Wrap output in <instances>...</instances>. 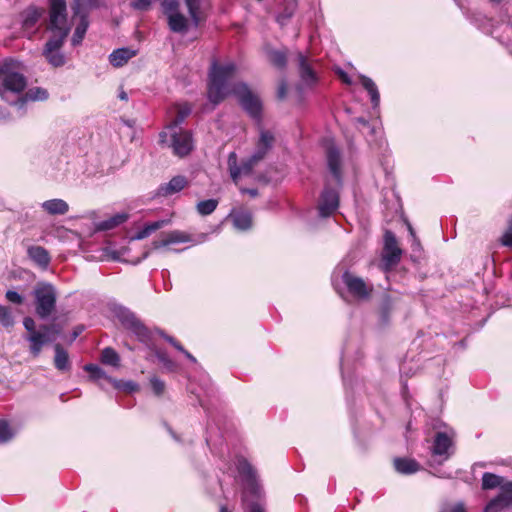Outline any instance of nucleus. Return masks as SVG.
Instances as JSON below:
<instances>
[{
    "label": "nucleus",
    "instance_id": "nucleus-1",
    "mask_svg": "<svg viewBox=\"0 0 512 512\" xmlns=\"http://www.w3.org/2000/svg\"><path fill=\"white\" fill-rule=\"evenodd\" d=\"M237 66L233 62L218 64L213 62L209 71L208 99L214 105L221 103L228 95L234 94L242 108L259 120L262 105L259 97L244 82L232 83Z\"/></svg>",
    "mask_w": 512,
    "mask_h": 512
},
{
    "label": "nucleus",
    "instance_id": "nucleus-2",
    "mask_svg": "<svg viewBox=\"0 0 512 512\" xmlns=\"http://www.w3.org/2000/svg\"><path fill=\"white\" fill-rule=\"evenodd\" d=\"M47 29L51 32V37L45 44L43 55L53 67H61L65 64V56L60 49L70 32L65 0H49Z\"/></svg>",
    "mask_w": 512,
    "mask_h": 512
},
{
    "label": "nucleus",
    "instance_id": "nucleus-3",
    "mask_svg": "<svg viewBox=\"0 0 512 512\" xmlns=\"http://www.w3.org/2000/svg\"><path fill=\"white\" fill-rule=\"evenodd\" d=\"M274 141V135L270 131L262 129L253 154L244 160L241 165H238L237 154L231 152L228 155L227 164L232 180L237 183L242 175L251 174L254 167H256L272 149Z\"/></svg>",
    "mask_w": 512,
    "mask_h": 512
},
{
    "label": "nucleus",
    "instance_id": "nucleus-4",
    "mask_svg": "<svg viewBox=\"0 0 512 512\" xmlns=\"http://www.w3.org/2000/svg\"><path fill=\"white\" fill-rule=\"evenodd\" d=\"M237 470L244 482L243 509L245 512H266L263 491L257 481L256 471L244 458L237 461Z\"/></svg>",
    "mask_w": 512,
    "mask_h": 512
},
{
    "label": "nucleus",
    "instance_id": "nucleus-5",
    "mask_svg": "<svg viewBox=\"0 0 512 512\" xmlns=\"http://www.w3.org/2000/svg\"><path fill=\"white\" fill-rule=\"evenodd\" d=\"M27 86V81L21 73L10 70L7 64L0 66V97L10 105H16L23 91Z\"/></svg>",
    "mask_w": 512,
    "mask_h": 512
},
{
    "label": "nucleus",
    "instance_id": "nucleus-6",
    "mask_svg": "<svg viewBox=\"0 0 512 512\" xmlns=\"http://www.w3.org/2000/svg\"><path fill=\"white\" fill-rule=\"evenodd\" d=\"M36 313L41 319H47L55 310L57 293L52 284L40 283L34 290Z\"/></svg>",
    "mask_w": 512,
    "mask_h": 512
},
{
    "label": "nucleus",
    "instance_id": "nucleus-7",
    "mask_svg": "<svg viewBox=\"0 0 512 512\" xmlns=\"http://www.w3.org/2000/svg\"><path fill=\"white\" fill-rule=\"evenodd\" d=\"M452 444V435H449L447 432H436L432 445L430 446V452L433 459L429 462V465H441L443 462L448 460L451 456L450 449Z\"/></svg>",
    "mask_w": 512,
    "mask_h": 512
},
{
    "label": "nucleus",
    "instance_id": "nucleus-8",
    "mask_svg": "<svg viewBox=\"0 0 512 512\" xmlns=\"http://www.w3.org/2000/svg\"><path fill=\"white\" fill-rule=\"evenodd\" d=\"M54 333V325H41L37 331H32L26 336V340L30 342V351L33 356L37 357L45 344L55 340Z\"/></svg>",
    "mask_w": 512,
    "mask_h": 512
},
{
    "label": "nucleus",
    "instance_id": "nucleus-9",
    "mask_svg": "<svg viewBox=\"0 0 512 512\" xmlns=\"http://www.w3.org/2000/svg\"><path fill=\"white\" fill-rule=\"evenodd\" d=\"M118 318L122 325L130 330L141 342L148 343L150 332L133 313L126 309H120Z\"/></svg>",
    "mask_w": 512,
    "mask_h": 512
},
{
    "label": "nucleus",
    "instance_id": "nucleus-10",
    "mask_svg": "<svg viewBox=\"0 0 512 512\" xmlns=\"http://www.w3.org/2000/svg\"><path fill=\"white\" fill-rule=\"evenodd\" d=\"M342 280L347 287L349 293L360 300L368 299L373 291V286L367 284L362 278L345 271Z\"/></svg>",
    "mask_w": 512,
    "mask_h": 512
},
{
    "label": "nucleus",
    "instance_id": "nucleus-11",
    "mask_svg": "<svg viewBox=\"0 0 512 512\" xmlns=\"http://www.w3.org/2000/svg\"><path fill=\"white\" fill-rule=\"evenodd\" d=\"M171 134V147L174 154L183 157L188 155L193 149V139L189 131L180 128L169 130Z\"/></svg>",
    "mask_w": 512,
    "mask_h": 512
},
{
    "label": "nucleus",
    "instance_id": "nucleus-12",
    "mask_svg": "<svg viewBox=\"0 0 512 512\" xmlns=\"http://www.w3.org/2000/svg\"><path fill=\"white\" fill-rule=\"evenodd\" d=\"M402 251L398 247L397 239L393 232L386 231L384 234V247L382 260L387 267L396 265L401 258Z\"/></svg>",
    "mask_w": 512,
    "mask_h": 512
},
{
    "label": "nucleus",
    "instance_id": "nucleus-13",
    "mask_svg": "<svg viewBox=\"0 0 512 512\" xmlns=\"http://www.w3.org/2000/svg\"><path fill=\"white\" fill-rule=\"evenodd\" d=\"M339 207V193L337 190L332 189L327 185L318 203V211L321 217L331 216Z\"/></svg>",
    "mask_w": 512,
    "mask_h": 512
},
{
    "label": "nucleus",
    "instance_id": "nucleus-14",
    "mask_svg": "<svg viewBox=\"0 0 512 512\" xmlns=\"http://www.w3.org/2000/svg\"><path fill=\"white\" fill-rule=\"evenodd\" d=\"M188 186V180L185 176L177 175L170 179L167 183H162L154 192V198H167L179 193Z\"/></svg>",
    "mask_w": 512,
    "mask_h": 512
},
{
    "label": "nucleus",
    "instance_id": "nucleus-15",
    "mask_svg": "<svg viewBox=\"0 0 512 512\" xmlns=\"http://www.w3.org/2000/svg\"><path fill=\"white\" fill-rule=\"evenodd\" d=\"M327 163L328 168L338 186L342 183L341 177V155L338 148L335 146H329L327 149Z\"/></svg>",
    "mask_w": 512,
    "mask_h": 512
},
{
    "label": "nucleus",
    "instance_id": "nucleus-16",
    "mask_svg": "<svg viewBox=\"0 0 512 512\" xmlns=\"http://www.w3.org/2000/svg\"><path fill=\"white\" fill-rule=\"evenodd\" d=\"M191 241L192 237L189 234L180 230H173L167 233L163 239L154 241L153 246L155 249H160L171 244L187 243Z\"/></svg>",
    "mask_w": 512,
    "mask_h": 512
},
{
    "label": "nucleus",
    "instance_id": "nucleus-17",
    "mask_svg": "<svg viewBox=\"0 0 512 512\" xmlns=\"http://www.w3.org/2000/svg\"><path fill=\"white\" fill-rule=\"evenodd\" d=\"M27 255L35 265L43 270L47 269L51 262L49 252L42 246L33 245L28 247Z\"/></svg>",
    "mask_w": 512,
    "mask_h": 512
},
{
    "label": "nucleus",
    "instance_id": "nucleus-18",
    "mask_svg": "<svg viewBox=\"0 0 512 512\" xmlns=\"http://www.w3.org/2000/svg\"><path fill=\"white\" fill-rule=\"evenodd\" d=\"M298 67L300 77L306 84H313L316 82V74L310 65L309 59L306 55L299 52L297 54Z\"/></svg>",
    "mask_w": 512,
    "mask_h": 512
},
{
    "label": "nucleus",
    "instance_id": "nucleus-19",
    "mask_svg": "<svg viewBox=\"0 0 512 512\" xmlns=\"http://www.w3.org/2000/svg\"><path fill=\"white\" fill-rule=\"evenodd\" d=\"M48 91L41 87H34L29 89L22 97L17 101V107L23 109L27 101H43L48 98Z\"/></svg>",
    "mask_w": 512,
    "mask_h": 512
},
{
    "label": "nucleus",
    "instance_id": "nucleus-20",
    "mask_svg": "<svg viewBox=\"0 0 512 512\" xmlns=\"http://www.w3.org/2000/svg\"><path fill=\"white\" fill-rule=\"evenodd\" d=\"M135 55V50L130 48H118L109 55V61L114 67H122Z\"/></svg>",
    "mask_w": 512,
    "mask_h": 512
},
{
    "label": "nucleus",
    "instance_id": "nucleus-21",
    "mask_svg": "<svg viewBox=\"0 0 512 512\" xmlns=\"http://www.w3.org/2000/svg\"><path fill=\"white\" fill-rule=\"evenodd\" d=\"M41 207L50 215H64L69 211L68 203L58 198L44 201Z\"/></svg>",
    "mask_w": 512,
    "mask_h": 512
},
{
    "label": "nucleus",
    "instance_id": "nucleus-22",
    "mask_svg": "<svg viewBox=\"0 0 512 512\" xmlns=\"http://www.w3.org/2000/svg\"><path fill=\"white\" fill-rule=\"evenodd\" d=\"M167 23L174 33L184 34L188 31V19L181 12L169 15Z\"/></svg>",
    "mask_w": 512,
    "mask_h": 512
},
{
    "label": "nucleus",
    "instance_id": "nucleus-23",
    "mask_svg": "<svg viewBox=\"0 0 512 512\" xmlns=\"http://www.w3.org/2000/svg\"><path fill=\"white\" fill-rule=\"evenodd\" d=\"M394 467L397 472L406 475L413 474L420 470L419 463L408 458H396L394 460Z\"/></svg>",
    "mask_w": 512,
    "mask_h": 512
},
{
    "label": "nucleus",
    "instance_id": "nucleus-24",
    "mask_svg": "<svg viewBox=\"0 0 512 512\" xmlns=\"http://www.w3.org/2000/svg\"><path fill=\"white\" fill-rule=\"evenodd\" d=\"M169 222V220L163 219L147 223L140 230L137 231V233L133 236V239L142 240L144 238H147L152 233L169 224Z\"/></svg>",
    "mask_w": 512,
    "mask_h": 512
},
{
    "label": "nucleus",
    "instance_id": "nucleus-25",
    "mask_svg": "<svg viewBox=\"0 0 512 512\" xmlns=\"http://www.w3.org/2000/svg\"><path fill=\"white\" fill-rule=\"evenodd\" d=\"M267 57L272 65L276 68L284 69L287 65V49H267Z\"/></svg>",
    "mask_w": 512,
    "mask_h": 512
},
{
    "label": "nucleus",
    "instance_id": "nucleus-26",
    "mask_svg": "<svg viewBox=\"0 0 512 512\" xmlns=\"http://www.w3.org/2000/svg\"><path fill=\"white\" fill-rule=\"evenodd\" d=\"M281 5L283 8L277 15V22L280 25H285L287 21L294 15L298 6V0H283Z\"/></svg>",
    "mask_w": 512,
    "mask_h": 512
},
{
    "label": "nucleus",
    "instance_id": "nucleus-27",
    "mask_svg": "<svg viewBox=\"0 0 512 512\" xmlns=\"http://www.w3.org/2000/svg\"><path fill=\"white\" fill-rule=\"evenodd\" d=\"M89 27V21L86 14L80 15L79 22L76 25L75 31L73 33L71 44L72 46H78L82 43L87 29Z\"/></svg>",
    "mask_w": 512,
    "mask_h": 512
},
{
    "label": "nucleus",
    "instance_id": "nucleus-28",
    "mask_svg": "<svg viewBox=\"0 0 512 512\" xmlns=\"http://www.w3.org/2000/svg\"><path fill=\"white\" fill-rule=\"evenodd\" d=\"M176 116L167 126L168 130L178 129L179 125L184 122V120L190 115L191 107L189 104L184 103L177 105L176 107Z\"/></svg>",
    "mask_w": 512,
    "mask_h": 512
},
{
    "label": "nucleus",
    "instance_id": "nucleus-29",
    "mask_svg": "<svg viewBox=\"0 0 512 512\" xmlns=\"http://www.w3.org/2000/svg\"><path fill=\"white\" fill-rule=\"evenodd\" d=\"M54 364L59 371H68L70 369L68 353L62 348L60 344L55 345Z\"/></svg>",
    "mask_w": 512,
    "mask_h": 512
},
{
    "label": "nucleus",
    "instance_id": "nucleus-30",
    "mask_svg": "<svg viewBox=\"0 0 512 512\" xmlns=\"http://www.w3.org/2000/svg\"><path fill=\"white\" fill-rule=\"evenodd\" d=\"M360 80H361V84L363 85V87L367 90V92L370 95L373 107H377L380 103V94H379V91H378V88H377L375 82L371 78L364 76V75L360 76Z\"/></svg>",
    "mask_w": 512,
    "mask_h": 512
},
{
    "label": "nucleus",
    "instance_id": "nucleus-31",
    "mask_svg": "<svg viewBox=\"0 0 512 512\" xmlns=\"http://www.w3.org/2000/svg\"><path fill=\"white\" fill-rule=\"evenodd\" d=\"M185 5L187 7L189 16L195 27L199 26L202 21L200 16L201 7L203 4V0H184Z\"/></svg>",
    "mask_w": 512,
    "mask_h": 512
},
{
    "label": "nucleus",
    "instance_id": "nucleus-32",
    "mask_svg": "<svg viewBox=\"0 0 512 512\" xmlns=\"http://www.w3.org/2000/svg\"><path fill=\"white\" fill-rule=\"evenodd\" d=\"M128 219V215L125 213L116 214L109 219L103 220L98 223V230L107 231L111 230L120 224L124 223Z\"/></svg>",
    "mask_w": 512,
    "mask_h": 512
},
{
    "label": "nucleus",
    "instance_id": "nucleus-33",
    "mask_svg": "<svg viewBox=\"0 0 512 512\" xmlns=\"http://www.w3.org/2000/svg\"><path fill=\"white\" fill-rule=\"evenodd\" d=\"M233 224L239 230H248L252 226V215L249 212L241 211L233 215Z\"/></svg>",
    "mask_w": 512,
    "mask_h": 512
},
{
    "label": "nucleus",
    "instance_id": "nucleus-34",
    "mask_svg": "<svg viewBox=\"0 0 512 512\" xmlns=\"http://www.w3.org/2000/svg\"><path fill=\"white\" fill-rule=\"evenodd\" d=\"M504 478L493 473L485 472L482 476V489L490 490L504 485Z\"/></svg>",
    "mask_w": 512,
    "mask_h": 512
},
{
    "label": "nucleus",
    "instance_id": "nucleus-35",
    "mask_svg": "<svg viewBox=\"0 0 512 512\" xmlns=\"http://www.w3.org/2000/svg\"><path fill=\"white\" fill-rule=\"evenodd\" d=\"M510 507L508 502L504 499L500 492L496 497L491 499L484 508V512H500L505 508Z\"/></svg>",
    "mask_w": 512,
    "mask_h": 512
},
{
    "label": "nucleus",
    "instance_id": "nucleus-36",
    "mask_svg": "<svg viewBox=\"0 0 512 512\" xmlns=\"http://www.w3.org/2000/svg\"><path fill=\"white\" fill-rule=\"evenodd\" d=\"M101 361L103 364L118 367L120 365V357L118 353L110 347L104 348L101 353Z\"/></svg>",
    "mask_w": 512,
    "mask_h": 512
},
{
    "label": "nucleus",
    "instance_id": "nucleus-37",
    "mask_svg": "<svg viewBox=\"0 0 512 512\" xmlns=\"http://www.w3.org/2000/svg\"><path fill=\"white\" fill-rule=\"evenodd\" d=\"M218 203L217 199L202 200L197 203L196 210L201 216H207L216 210Z\"/></svg>",
    "mask_w": 512,
    "mask_h": 512
},
{
    "label": "nucleus",
    "instance_id": "nucleus-38",
    "mask_svg": "<svg viewBox=\"0 0 512 512\" xmlns=\"http://www.w3.org/2000/svg\"><path fill=\"white\" fill-rule=\"evenodd\" d=\"M84 369H85V371H87L90 374V378L93 380L105 379V380L109 381L110 383H113V381H114V379L109 377L106 374V372L98 365L87 364V365H85Z\"/></svg>",
    "mask_w": 512,
    "mask_h": 512
},
{
    "label": "nucleus",
    "instance_id": "nucleus-39",
    "mask_svg": "<svg viewBox=\"0 0 512 512\" xmlns=\"http://www.w3.org/2000/svg\"><path fill=\"white\" fill-rule=\"evenodd\" d=\"M41 12L34 7H31L25 11L23 18V25L26 28H32L40 19Z\"/></svg>",
    "mask_w": 512,
    "mask_h": 512
},
{
    "label": "nucleus",
    "instance_id": "nucleus-40",
    "mask_svg": "<svg viewBox=\"0 0 512 512\" xmlns=\"http://www.w3.org/2000/svg\"><path fill=\"white\" fill-rule=\"evenodd\" d=\"M161 5H162L163 13L166 16V18H168L169 15L180 12L179 11L180 3L178 0H163Z\"/></svg>",
    "mask_w": 512,
    "mask_h": 512
},
{
    "label": "nucleus",
    "instance_id": "nucleus-41",
    "mask_svg": "<svg viewBox=\"0 0 512 512\" xmlns=\"http://www.w3.org/2000/svg\"><path fill=\"white\" fill-rule=\"evenodd\" d=\"M0 324L9 328L14 325V318L12 316L10 308L0 305Z\"/></svg>",
    "mask_w": 512,
    "mask_h": 512
},
{
    "label": "nucleus",
    "instance_id": "nucleus-42",
    "mask_svg": "<svg viewBox=\"0 0 512 512\" xmlns=\"http://www.w3.org/2000/svg\"><path fill=\"white\" fill-rule=\"evenodd\" d=\"M14 436L9 424L5 420H0V444L11 440Z\"/></svg>",
    "mask_w": 512,
    "mask_h": 512
},
{
    "label": "nucleus",
    "instance_id": "nucleus-43",
    "mask_svg": "<svg viewBox=\"0 0 512 512\" xmlns=\"http://www.w3.org/2000/svg\"><path fill=\"white\" fill-rule=\"evenodd\" d=\"M155 355L165 368H167L169 371L174 370L175 363L170 359V357L167 355L166 352L161 351V350H156Z\"/></svg>",
    "mask_w": 512,
    "mask_h": 512
},
{
    "label": "nucleus",
    "instance_id": "nucleus-44",
    "mask_svg": "<svg viewBox=\"0 0 512 512\" xmlns=\"http://www.w3.org/2000/svg\"><path fill=\"white\" fill-rule=\"evenodd\" d=\"M115 388L123 389L128 392H134L138 390V385L133 381H127V382H120L117 380H114L113 383Z\"/></svg>",
    "mask_w": 512,
    "mask_h": 512
},
{
    "label": "nucleus",
    "instance_id": "nucleus-45",
    "mask_svg": "<svg viewBox=\"0 0 512 512\" xmlns=\"http://www.w3.org/2000/svg\"><path fill=\"white\" fill-rule=\"evenodd\" d=\"M501 242L504 246L512 249V217L508 221V227L502 236Z\"/></svg>",
    "mask_w": 512,
    "mask_h": 512
},
{
    "label": "nucleus",
    "instance_id": "nucleus-46",
    "mask_svg": "<svg viewBox=\"0 0 512 512\" xmlns=\"http://www.w3.org/2000/svg\"><path fill=\"white\" fill-rule=\"evenodd\" d=\"M5 297L9 302L17 305H21L24 301L22 295L14 290H8L5 294Z\"/></svg>",
    "mask_w": 512,
    "mask_h": 512
},
{
    "label": "nucleus",
    "instance_id": "nucleus-47",
    "mask_svg": "<svg viewBox=\"0 0 512 512\" xmlns=\"http://www.w3.org/2000/svg\"><path fill=\"white\" fill-rule=\"evenodd\" d=\"M152 389L156 395H161L164 392L165 384L162 380L157 377H152L150 380Z\"/></svg>",
    "mask_w": 512,
    "mask_h": 512
},
{
    "label": "nucleus",
    "instance_id": "nucleus-48",
    "mask_svg": "<svg viewBox=\"0 0 512 512\" xmlns=\"http://www.w3.org/2000/svg\"><path fill=\"white\" fill-rule=\"evenodd\" d=\"M501 493L504 499L512 506V482H505L501 487Z\"/></svg>",
    "mask_w": 512,
    "mask_h": 512
},
{
    "label": "nucleus",
    "instance_id": "nucleus-49",
    "mask_svg": "<svg viewBox=\"0 0 512 512\" xmlns=\"http://www.w3.org/2000/svg\"><path fill=\"white\" fill-rule=\"evenodd\" d=\"M24 328L27 330L28 334H31L32 331H37L35 328V321L31 317H25L23 320Z\"/></svg>",
    "mask_w": 512,
    "mask_h": 512
},
{
    "label": "nucleus",
    "instance_id": "nucleus-50",
    "mask_svg": "<svg viewBox=\"0 0 512 512\" xmlns=\"http://www.w3.org/2000/svg\"><path fill=\"white\" fill-rule=\"evenodd\" d=\"M448 512H467L462 502L456 503L449 508Z\"/></svg>",
    "mask_w": 512,
    "mask_h": 512
},
{
    "label": "nucleus",
    "instance_id": "nucleus-51",
    "mask_svg": "<svg viewBox=\"0 0 512 512\" xmlns=\"http://www.w3.org/2000/svg\"><path fill=\"white\" fill-rule=\"evenodd\" d=\"M390 308H391V300L389 297H385V299L383 301V307H382L384 319L386 318V314Z\"/></svg>",
    "mask_w": 512,
    "mask_h": 512
},
{
    "label": "nucleus",
    "instance_id": "nucleus-52",
    "mask_svg": "<svg viewBox=\"0 0 512 512\" xmlns=\"http://www.w3.org/2000/svg\"><path fill=\"white\" fill-rule=\"evenodd\" d=\"M338 75H339L340 79H341L345 84H351V79H350L349 75H348L346 72H344V71L340 70V71L338 72Z\"/></svg>",
    "mask_w": 512,
    "mask_h": 512
},
{
    "label": "nucleus",
    "instance_id": "nucleus-53",
    "mask_svg": "<svg viewBox=\"0 0 512 512\" xmlns=\"http://www.w3.org/2000/svg\"><path fill=\"white\" fill-rule=\"evenodd\" d=\"M241 192L242 193H247L248 195H250L251 197H256L258 196V190L257 189H254V188H243L241 189Z\"/></svg>",
    "mask_w": 512,
    "mask_h": 512
},
{
    "label": "nucleus",
    "instance_id": "nucleus-54",
    "mask_svg": "<svg viewBox=\"0 0 512 512\" xmlns=\"http://www.w3.org/2000/svg\"><path fill=\"white\" fill-rule=\"evenodd\" d=\"M286 95V84L282 82L278 88V96L283 98Z\"/></svg>",
    "mask_w": 512,
    "mask_h": 512
},
{
    "label": "nucleus",
    "instance_id": "nucleus-55",
    "mask_svg": "<svg viewBox=\"0 0 512 512\" xmlns=\"http://www.w3.org/2000/svg\"><path fill=\"white\" fill-rule=\"evenodd\" d=\"M9 117V114L0 107V123L6 121Z\"/></svg>",
    "mask_w": 512,
    "mask_h": 512
},
{
    "label": "nucleus",
    "instance_id": "nucleus-56",
    "mask_svg": "<svg viewBox=\"0 0 512 512\" xmlns=\"http://www.w3.org/2000/svg\"><path fill=\"white\" fill-rule=\"evenodd\" d=\"M161 336L167 341L169 342L171 345H174V343H176V340L171 337V336H168L166 335L165 333L161 332Z\"/></svg>",
    "mask_w": 512,
    "mask_h": 512
},
{
    "label": "nucleus",
    "instance_id": "nucleus-57",
    "mask_svg": "<svg viewBox=\"0 0 512 512\" xmlns=\"http://www.w3.org/2000/svg\"><path fill=\"white\" fill-rule=\"evenodd\" d=\"M118 97H119V99H121L123 101H127L128 100V95H127V93L124 90H121L119 92Z\"/></svg>",
    "mask_w": 512,
    "mask_h": 512
},
{
    "label": "nucleus",
    "instance_id": "nucleus-58",
    "mask_svg": "<svg viewBox=\"0 0 512 512\" xmlns=\"http://www.w3.org/2000/svg\"><path fill=\"white\" fill-rule=\"evenodd\" d=\"M178 351L184 353L185 349L183 348V346L178 342L176 341V343H174L173 345Z\"/></svg>",
    "mask_w": 512,
    "mask_h": 512
},
{
    "label": "nucleus",
    "instance_id": "nucleus-59",
    "mask_svg": "<svg viewBox=\"0 0 512 512\" xmlns=\"http://www.w3.org/2000/svg\"><path fill=\"white\" fill-rule=\"evenodd\" d=\"M183 354L192 362H196L195 357L192 354H190L187 350H185Z\"/></svg>",
    "mask_w": 512,
    "mask_h": 512
},
{
    "label": "nucleus",
    "instance_id": "nucleus-60",
    "mask_svg": "<svg viewBox=\"0 0 512 512\" xmlns=\"http://www.w3.org/2000/svg\"><path fill=\"white\" fill-rule=\"evenodd\" d=\"M412 246H413V249H414V250H415V249H418V248L420 247V242H419V240L417 239V237L413 238V244H412Z\"/></svg>",
    "mask_w": 512,
    "mask_h": 512
},
{
    "label": "nucleus",
    "instance_id": "nucleus-61",
    "mask_svg": "<svg viewBox=\"0 0 512 512\" xmlns=\"http://www.w3.org/2000/svg\"><path fill=\"white\" fill-rule=\"evenodd\" d=\"M407 227H408V231H409V233H410L411 237H412V238H415V237H416V235H415V231H414L413 227L411 226V224H410V223H408V224H407Z\"/></svg>",
    "mask_w": 512,
    "mask_h": 512
},
{
    "label": "nucleus",
    "instance_id": "nucleus-62",
    "mask_svg": "<svg viewBox=\"0 0 512 512\" xmlns=\"http://www.w3.org/2000/svg\"><path fill=\"white\" fill-rule=\"evenodd\" d=\"M358 122L362 123L363 125L368 124V122L365 119H363V118H359Z\"/></svg>",
    "mask_w": 512,
    "mask_h": 512
},
{
    "label": "nucleus",
    "instance_id": "nucleus-63",
    "mask_svg": "<svg viewBox=\"0 0 512 512\" xmlns=\"http://www.w3.org/2000/svg\"><path fill=\"white\" fill-rule=\"evenodd\" d=\"M166 135H167V134H166V132H163V133H161V134H160V138H161V141H162V142H164V141H165V140H164V137H166Z\"/></svg>",
    "mask_w": 512,
    "mask_h": 512
},
{
    "label": "nucleus",
    "instance_id": "nucleus-64",
    "mask_svg": "<svg viewBox=\"0 0 512 512\" xmlns=\"http://www.w3.org/2000/svg\"><path fill=\"white\" fill-rule=\"evenodd\" d=\"M220 512H230V511L225 507H221Z\"/></svg>",
    "mask_w": 512,
    "mask_h": 512
}]
</instances>
